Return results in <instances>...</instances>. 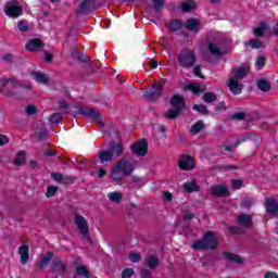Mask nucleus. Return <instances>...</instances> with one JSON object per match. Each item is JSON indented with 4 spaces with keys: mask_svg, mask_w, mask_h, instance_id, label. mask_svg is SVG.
Masks as SVG:
<instances>
[{
    "mask_svg": "<svg viewBox=\"0 0 278 278\" xmlns=\"http://www.w3.org/2000/svg\"><path fill=\"white\" fill-rule=\"evenodd\" d=\"M192 249L195 251H214L216 249V237L214 232L208 231L204 233L203 239L193 242Z\"/></svg>",
    "mask_w": 278,
    "mask_h": 278,
    "instance_id": "f257e3e1",
    "label": "nucleus"
},
{
    "mask_svg": "<svg viewBox=\"0 0 278 278\" xmlns=\"http://www.w3.org/2000/svg\"><path fill=\"white\" fill-rule=\"evenodd\" d=\"M177 62L181 68H192L197 64V53L190 48H185L177 54Z\"/></svg>",
    "mask_w": 278,
    "mask_h": 278,
    "instance_id": "f03ea898",
    "label": "nucleus"
},
{
    "mask_svg": "<svg viewBox=\"0 0 278 278\" xmlns=\"http://www.w3.org/2000/svg\"><path fill=\"white\" fill-rule=\"evenodd\" d=\"M14 88H23V85L18 83L15 78H1L0 79V92H3L5 97L14 99L16 97V91Z\"/></svg>",
    "mask_w": 278,
    "mask_h": 278,
    "instance_id": "7ed1b4c3",
    "label": "nucleus"
},
{
    "mask_svg": "<svg viewBox=\"0 0 278 278\" xmlns=\"http://www.w3.org/2000/svg\"><path fill=\"white\" fill-rule=\"evenodd\" d=\"M67 269H68V262L64 261L60 256H54L51 264L50 273L58 276H53L52 278H64V274L66 273Z\"/></svg>",
    "mask_w": 278,
    "mask_h": 278,
    "instance_id": "20e7f679",
    "label": "nucleus"
},
{
    "mask_svg": "<svg viewBox=\"0 0 278 278\" xmlns=\"http://www.w3.org/2000/svg\"><path fill=\"white\" fill-rule=\"evenodd\" d=\"M3 12L5 16H10V18H18V16H23V8H21L16 0L7 2Z\"/></svg>",
    "mask_w": 278,
    "mask_h": 278,
    "instance_id": "39448f33",
    "label": "nucleus"
},
{
    "mask_svg": "<svg viewBox=\"0 0 278 278\" xmlns=\"http://www.w3.org/2000/svg\"><path fill=\"white\" fill-rule=\"evenodd\" d=\"M74 222L84 240L90 242V237L88 236L90 233V227L88 226V220H86V217L76 215Z\"/></svg>",
    "mask_w": 278,
    "mask_h": 278,
    "instance_id": "423d86ee",
    "label": "nucleus"
},
{
    "mask_svg": "<svg viewBox=\"0 0 278 278\" xmlns=\"http://www.w3.org/2000/svg\"><path fill=\"white\" fill-rule=\"evenodd\" d=\"M163 90H164V85L156 84L143 93V98L148 99V101H156V99H160L162 97Z\"/></svg>",
    "mask_w": 278,
    "mask_h": 278,
    "instance_id": "0eeeda50",
    "label": "nucleus"
},
{
    "mask_svg": "<svg viewBox=\"0 0 278 278\" xmlns=\"http://www.w3.org/2000/svg\"><path fill=\"white\" fill-rule=\"evenodd\" d=\"M114 166L117 170L124 174V177H129V175L135 170L134 164H131L127 159L119 160Z\"/></svg>",
    "mask_w": 278,
    "mask_h": 278,
    "instance_id": "6e6552de",
    "label": "nucleus"
},
{
    "mask_svg": "<svg viewBox=\"0 0 278 278\" xmlns=\"http://www.w3.org/2000/svg\"><path fill=\"white\" fill-rule=\"evenodd\" d=\"M130 150L135 155L144 156L147 155V151H149V143L147 139H141L139 142L130 146Z\"/></svg>",
    "mask_w": 278,
    "mask_h": 278,
    "instance_id": "1a4fd4ad",
    "label": "nucleus"
},
{
    "mask_svg": "<svg viewBox=\"0 0 278 278\" xmlns=\"http://www.w3.org/2000/svg\"><path fill=\"white\" fill-rule=\"evenodd\" d=\"M94 10H97L96 0H84L77 9L76 13L84 15L89 14V12H94Z\"/></svg>",
    "mask_w": 278,
    "mask_h": 278,
    "instance_id": "9d476101",
    "label": "nucleus"
},
{
    "mask_svg": "<svg viewBox=\"0 0 278 278\" xmlns=\"http://www.w3.org/2000/svg\"><path fill=\"white\" fill-rule=\"evenodd\" d=\"M248 140H252V142H255L256 147H260V144H262V137L261 136L245 132L242 136V138L238 139L233 143V149H238V147H240V144H242V142H247Z\"/></svg>",
    "mask_w": 278,
    "mask_h": 278,
    "instance_id": "9b49d317",
    "label": "nucleus"
},
{
    "mask_svg": "<svg viewBox=\"0 0 278 278\" xmlns=\"http://www.w3.org/2000/svg\"><path fill=\"white\" fill-rule=\"evenodd\" d=\"M249 71H251V66H249L247 63L239 67L232 68V78L240 81L241 79L249 77Z\"/></svg>",
    "mask_w": 278,
    "mask_h": 278,
    "instance_id": "f8f14e48",
    "label": "nucleus"
},
{
    "mask_svg": "<svg viewBox=\"0 0 278 278\" xmlns=\"http://www.w3.org/2000/svg\"><path fill=\"white\" fill-rule=\"evenodd\" d=\"M109 152L112 153L113 157L116 160L117 157H121L123 153H125V146L119 142L116 143V141H111L109 143Z\"/></svg>",
    "mask_w": 278,
    "mask_h": 278,
    "instance_id": "ddd939ff",
    "label": "nucleus"
},
{
    "mask_svg": "<svg viewBox=\"0 0 278 278\" xmlns=\"http://www.w3.org/2000/svg\"><path fill=\"white\" fill-rule=\"evenodd\" d=\"M55 260L53 252L49 251L46 255L39 258V262L35 265L36 273L42 270L51 261Z\"/></svg>",
    "mask_w": 278,
    "mask_h": 278,
    "instance_id": "4468645a",
    "label": "nucleus"
},
{
    "mask_svg": "<svg viewBox=\"0 0 278 278\" xmlns=\"http://www.w3.org/2000/svg\"><path fill=\"white\" fill-rule=\"evenodd\" d=\"M178 166L181 170H192L194 168V160L190 155L185 154L179 160Z\"/></svg>",
    "mask_w": 278,
    "mask_h": 278,
    "instance_id": "2eb2a0df",
    "label": "nucleus"
},
{
    "mask_svg": "<svg viewBox=\"0 0 278 278\" xmlns=\"http://www.w3.org/2000/svg\"><path fill=\"white\" fill-rule=\"evenodd\" d=\"M169 103L172 108L174 110H177L178 112H181V110L186 108V99L184 98V96L176 94L172 97Z\"/></svg>",
    "mask_w": 278,
    "mask_h": 278,
    "instance_id": "dca6fc26",
    "label": "nucleus"
},
{
    "mask_svg": "<svg viewBox=\"0 0 278 278\" xmlns=\"http://www.w3.org/2000/svg\"><path fill=\"white\" fill-rule=\"evenodd\" d=\"M228 88L232 94H241L242 93V83L237 78L231 77L228 83Z\"/></svg>",
    "mask_w": 278,
    "mask_h": 278,
    "instance_id": "f3484780",
    "label": "nucleus"
},
{
    "mask_svg": "<svg viewBox=\"0 0 278 278\" xmlns=\"http://www.w3.org/2000/svg\"><path fill=\"white\" fill-rule=\"evenodd\" d=\"M201 23L197 18H188L185 23V27L188 31L192 34H199Z\"/></svg>",
    "mask_w": 278,
    "mask_h": 278,
    "instance_id": "a211bd4d",
    "label": "nucleus"
},
{
    "mask_svg": "<svg viewBox=\"0 0 278 278\" xmlns=\"http://www.w3.org/2000/svg\"><path fill=\"white\" fill-rule=\"evenodd\" d=\"M214 197H229V189L225 185H215L211 188Z\"/></svg>",
    "mask_w": 278,
    "mask_h": 278,
    "instance_id": "6ab92c4d",
    "label": "nucleus"
},
{
    "mask_svg": "<svg viewBox=\"0 0 278 278\" xmlns=\"http://www.w3.org/2000/svg\"><path fill=\"white\" fill-rule=\"evenodd\" d=\"M43 45L40 38L30 39L25 46L26 51H40Z\"/></svg>",
    "mask_w": 278,
    "mask_h": 278,
    "instance_id": "aec40b11",
    "label": "nucleus"
},
{
    "mask_svg": "<svg viewBox=\"0 0 278 278\" xmlns=\"http://www.w3.org/2000/svg\"><path fill=\"white\" fill-rule=\"evenodd\" d=\"M237 223H238V225H240V227L250 229L251 225H253V218L251 217V215L241 214L238 216Z\"/></svg>",
    "mask_w": 278,
    "mask_h": 278,
    "instance_id": "412c9836",
    "label": "nucleus"
},
{
    "mask_svg": "<svg viewBox=\"0 0 278 278\" xmlns=\"http://www.w3.org/2000/svg\"><path fill=\"white\" fill-rule=\"evenodd\" d=\"M123 177H125L124 174L114 165L110 176L112 184H114L115 186L121 185V181H123Z\"/></svg>",
    "mask_w": 278,
    "mask_h": 278,
    "instance_id": "4be33fe9",
    "label": "nucleus"
},
{
    "mask_svg": "<svg viewBox=\"0 0 278 278\" xmlns=\"http://www.w3.org/2000/svg\"><path fill=\"white\" fill-rule=\"evenodd\" d=\"M78 113H80L83 116H89V118H94L96 121H99V118H101L99 116V112L90 108H79Z\"/></svg>",
    "mask_w": 278,
    "mask_h": 278,
    "instance_id": "5701e85b",
    "label": "nucleus"
},
{
    "mask_svg": "<svg viewBox=\"0 0 278 278\" xmlns=\"http://www.w3.org/2000/svg\"><path fill=\"white\" fill-rule=\"evenodd\" d=\"M18 254H20V263L21 264H26L29 262V247L28 245H21L18 248Z\"/></svg>",
    "mask_w": 278,
    "mask_h": 278,
    "instance_id": "b1692460",
    "label": "nucleus"
},
{
    "mask_svg": "<svg viewBox=\"0 0 278 278\" xmlns=\"http://www.w3.org/2000/svg\"><path fill=\"white\" fill-rule=\"evenodd\" d=\"M99 160L101 164H110V162H114V154L110 152L109 150L101 151L99 153Z\"/></svg>",
    "mask_w": 278,
    "mask_h": 278,
    "instance_id": "393cba45",
    "label": "nucleus"
},
{
    "mask_svg": "<svg viewBox=\"0 0 278 278\" xmlns=\"http://www.w3.org/2000/svg\"><path fill=\"white\" fill-rule=\"evenodd\" d=\"M51 179L54 181H62V184H73L74 179L71 176H64L62 173H52Z\"/></svg>",
    "mask_w": 278,
    "mask_h": 278,
    "instance_id": "a878e982",
    "label": "nucleus"
},
{
    "mask_svg": "<svg viewBox=\"0 0 278 278\" xmlns=\"http://www.w3.org/2000/svg\"><path fill=\"white\" fill-rule=\"evenodd\" d=\"M265 207H266V212H268V214H278V203H277V200H275V199H267Z\"/></svg>",
    "mask_w": 278,
    "mask_h": 278,
    "instance_id": "bb28decb",
    "label": "nucleus"
},
{
    "mask_svg": "<svg viewBox=\"0 0 278 278\" xmlns=\"http://www.w3.org/2000/svg\"><path fill=\"white\" fill-rule=\"evenodd\" d=\"M78 277L90 278V271H88V268H86V266H76L74 278Z\"/></svg>",
    "mask_w": 278,
    "mask_h": 278,
    "instance_id": "cd10ccee",
    "label": "nucleus"
},
{
    "mask_svg": "<svg viewBox=\"0 0 278 278\" xmlns=\"http://www.w3.org/2000/svg\"><path fill=\"white\" fill-rule=\"evenodd\" d=\"M72 58L74 60H78V62H83V64H88V62H90V56H88L87 54H84L77 50L72 51Z\"/></svg>",
    "mask_w": 278,
    "mask_h": 278,
    "instance_id": "c85d7f7f",
    "label": "nucleus"
},
{
    "mask_svg": "<svg viewBox=\"0 0 278 278\" xmlns=\"http://www.w3.org/2000/svg\"><path fill=\"white\" fill-rule=\"evenodd\" d=\"M223 256L225 257V260H227L228 262H232L233 264H242V257H240V255L238 254H233L231 252H224Z\"/></svg>",
    "mask_w": 278,
    "mask_h": 278,
    "instance_id": "c756f323",
    "label": "nucleus"
},
{
    "mask_svg": "<svg viewBox=\"0 0 278 278\" xmlns=\"http://www.w3.org/2000/svg\"><path fill=\"white\" fill-rule=\"evenodd\" d=\"M207 49H208L210 53H212V55H217V56L225 55V51H223V49L214 42H210L207 46Z\"/></svg>",
    "mask_w": 278,
    "mask_h": 278,
    "instance_id": "7c9ffc66",
    "label": "nucleus"
},
{
    "mask_svg": "<svg viewBox=\"0 0 278 278\" xmlns=\"http://www.w3.org/2000/svg\"><path fill=\"white\" fill-rule=\"evenodd\" d=\"M31 77L38 84H49V77H47V75L42 74L41 72H33Z\"/></svg>",
    "mask_w": 278,
    "mask_h": 278,
    "instance_id": "2f4dec72",
    "label": "nucleus"
},
{
    "mask_svg": "<svg viewBox=\"0 0 278 278\" xmlns=\"http://www.w3.org/2000/svg\"><path fill=\"white\" fill-rule=\"evenodd\" d=\"M147 266H149L152 270H155L160 266V258L154 255H150L146 258Z\"/></svg>",
    "mask_w": 278,
    "mask_h": 278,
    "instance_id": "473e14b6",
    "label": "nucleus"
},
{
    "mask_svg": "<svg viewBox=\"0 0 278 278\" xmlns=\"http://www.w3.org/2000/svg\"><path fill=\"white\" fill-rule=\"evenodd\" d=\"M108 199L109 201H111V203H121V201H123V193L119 192V191H113V192H110L108 194Z\"/></svg>",
    "mask_w": 278,
    "mask_h": 278,
    "instance_id": "72a5a7b5",
    "label": "nucleus"
},
{
    "mask_svg": "<svg viewBox=\"0 0 278 278\" xmlns=\"http://www.w3.org/2000/svg\"><path fill=\"white\" fill-rule=\"evenodd\" d=\"M203 129H205V124L203 123V121H199L192 125L190 132L193 136H197L198 134H201V131H203Z\"/></svg>",
    "mask_w": 278,
    "mask_h": 278,
    "instance_id": "f704fd0d",
    "label": "nucleus"
},
{
    "mask_svg": "<svg viewBox=\"0 0 278 278\" xmlns=\"http://www.w3.org/2000/svg\"><path fill=\"white\" fill-rule=\"evenodd\" d=\"M266 29H268V24L266 22H261L258 27L254 29V36H256L257 38H262Z\"/></svg>",
    "mask_w": 278,
    "mask_h": 278,
    "instance_id": "c9c22d12",
    "label": "nucleus"
},
{
    "mask_svg": "<svg viewBox=\"0 0 278 278\" xmlns=\"http://www.w3.org/2000/svg\"><path fill=\"white\" fill-rule=\"evenodd\" d=\"M185 191L190 193V192H198L199 186L194 180H191L189 182L184 184Z\"/></svg>",
    "mask_w": 278,
    "mask_h": 278,
    "instance_id": "e433bc0d",
    "label": "nucleus"
},
{
    "mask_svg": "<svg viewBox=\"0 0 278 278\" xmlns=\"http://www.w3.org/2000/svg\"><path fill=\"white\" fill-rule=\"evenodd\" d=\"M13 164L14 166H23L25 164V151L17 152Z\"/></svg>",
    "mask_w": 278,
    "mask_h": 278,
    "instance_id": "4c0bfd02",
    "label": "nucleus"
},
{
    "mask_svg": "<svg viewBox=\"0 0 278 278\" xmlns=\"http://www.w3.org/2000/svg\"><path fill=\"white\" fill-rule=\"evenodd\" d=\"M184 27V24L179 20H172L169 22V30L172 31H179Z\"/></svg>",
    "mask_w": 278,
    "mask_h": 278,
    "instance_id": "58836bf2",
    "label": "nucleus"
},
{
    "mask_svg": "<svg viewBox=\"0 0 278 278\" xmlns=\"http://www.w3.org/2000/svg\"><path fill=\"white\" fill-rule=\"evenodd\" d=\"M257 88L258 90H262V92H268L270 90V83L267 80L261 79L257 81Z\"/></svg>",
    "mask_w": 278,
    "mask_h": 278,
    "instance_id": "ea45409f",
    "label": "nucleus"
},
{
    "mask_svg": "<svg viewBox=\"0 0 278 278\" xmlns=\"http://www.w3.org/2000/svg\"><path fill=\"white\" fill-rule=\"evenodd\" d=\"M202 99H203L204 103H214V101H216V99H218V98H217L216 93H214V92H204Z\"/></svg>",
    "mask_w": 278,
    "mask_h": 278,
    "instance_id": "a19ab883",
    "label": "nucleus"
},
{
    "mask_svg": "<svg viewBox=\"0 0 278 278\" xmlns=\"http://www.w3.org/2000/svg\"><path fill=\"white\" fill-rule=\"evenodd\" d=\"M181 10L182 12H192V10H194V2H192V0H187L182 2Z\"/></svg>",
    "mask_w": 278,
    "mask_h": 278,
    "instance_id": "79ce46f5",
    "label": "nucleus"
},
{
    "mask_svg": "<svg viewBox=\"0 0 278 278\" xmlns=\"http://www.w3.org/2000/svg\"><path fill=\"white\" fill-rule=\"evenodd\" d=\"M181 114V111H177V109L169 110L165 113L166 118H169L170 121H175Z\"/></svg>",
    "mask_w": 278,
    "mask_h": 278,
    "instance_id": "37998d69",
    "label": "nucleus"
},
{
    "mask_svg": "<svg viewBox=\"0 0 278 278\" xmlns=\"http://www.w3.org/2000/svg\"><path fill=\"white\" fill-rule=\"evenodd\" d=\"M193 110H195V112H200V114H203L204 116H207L208 114L207 106L205 104H194Z\"/></svg>",
    "mask_w": 278,
    "mask_h": 278,
    "instance_id": "c03bdc74",
    "label": "nucleus"
},
{
    "mask_svg": "<svg viewBox=\"0 0 278 278\" xmlns=\"http://www.w3.org/2000/svg\"><path fill=\"white\" fill-rule=\"evenodd\" d=\"M253 203H254L253 198H245L241 201V207H245L247 210H250Z\"/></svg>",
    "mask_w": 278,
    "mask_h": 278,
    "instance_id": "a18cd8bd",
    "label": "nucleus"
},
{
    "mask_svg": "<svg viewBox=\"0 0 278 278\" xmlns=\"http://www.w3.org/2000/svg\"><path fill=\"white\" fill-rule=\"evenodd\" d=\"M231 121H244L247 118V112H238L231 115Z\"/></svg>",
    "mask_w": 278,
    "mask_h": 278,
    "instance_id": "49530a36",
    "label": "nucleus"
},
{
    "mask_svg": "<svg viewBox=\"0 0 278 278\" xmlns=\"http://www.w3.org/2000/svg\"><path fill=\"white\" fill-rule=\"evenodd\" d=\"M25 112L28 116H34L35 114H38V108L35 105H27Z\"/></svg>",
    "mask_w": 278,
    "mask_h": 278,
    "instance_id": "de8ad7c7",
    "label": "nucleus"
},
{
    "mask_svg": "<svg viewBox=\"0 0 278 278\" xmlns=\"http://www.w3.org/2000/svg\"><path fill=\"white\" fill-rule=\"evenodd\" d=\"M55 192H58V187L56 186H50L47 189L46 197L48 199H51V197H55Z\"/></svg>",
    "mask_w": 278,
    "mask_h": 278,
    "instance_id": "09e8293b",
    "label": "nucleus"
},
{
    "mask_svg": "<svg viewBox=\"0 0 278 278\" xmlns=\"http://www.w3.org/2000/svg\"><path fill=\"white\" fill-rule=\"evenodd\" d=\"M17 28H18L22 33L29 31V26L27 25V22H25L24 20H21V21L17 23Z\"/></svg>",
    "mask_w": 278,
    "mask_h": 278,
    "instance_id": "8fccbe9b",
    "label": "nucleus"
},
{
    "mask_svg": "<svg viewBox=\"0 0 278 278\" xmlns=\"http://www.w3.org/2000/svg\"><path fill=\"white\" fill-rule=\"evenodd\" d=\"M249 45L253 49H262V47H263V43H262V41H260V39H251L249 41Z\"/></svg>",
    "mask_w": 278,
    "mask_h": 278,
    "instance_id": "3c124183",
    "label": "nucleus"
},
{
    "mask_svg": "<svg viewBox=\"0 0 278 278\" xmlns=\"http://www.w3.org/2000/svg\"><path fill=\"white\" fill-rule=\"evenodd\" d=\"M61 118H62V113H54L50 116V123H52L53 125H58Z\"/></svg>",
    "mask_w": 278,
    "mask_h": 278,
    "instance_id": "603ef678",
    "label": "nucleus"
},
{
    "mask_svg": "<svg viewBox=\"0 0 278 278\" xmlns=\"http://www.w3.org/2000/svg\"><path fill=\"white\" fill-rule=\"evenodd\" d=\"M153 2V8L156 12H160L162 8H164V0H152Z\"/></svg>",
    "mask_w": 278,
    "mask_h": 278,
    "instance_id": "864d4df0",
    "label": "nucleus"
},
{
    "mask_svg": "<svg viewBox=\"0 0 278 278\" xmlns=\"http://www.w3.org/2000/svg\"><path fill=\"white\" fill-rule=\"evenodd\" d=\"M244 184V181L240 180V179H233L231 181V187L232 190H240L241 186Z\"/></svg>",
    "mask_w": 278,
    "mask_h": 278,
    "instance_id": "5fc2aeb1",
    "label": "nucleus"
},
{
    "mask_svg": "<svg viewBox=\"0 0 278 278\" xmlns=\"http://www.w3.org/2000/svg\"><path fill=\"white\" fill-rule=\"evenodd\" d=\"M131 277H134L132 268H126L122 271V278H131Z\"/></svg>",
    "mask_w": 278,
    "mask_h": 278,
    "instance_id": "6e6d98bb",
    "label": "nucleus"
},
{
    "mask_svg": "<svg viewBox=\"0 0 278 278\" xmlns=\"http://www.w3.org/2000/svg\"><path fill=\"white\" fill-rule=\"evenodd\" d=\"M193 74L195 75V77H200V79H205V76L201 74V65L193 66Z\"/></svg>",
    "mask_w": 278,
    "mask_h": 278,
    "instance_id": "4d7b16f0",
    "label": "nucleus"
},
{
    "mask_svg": "<svg viewBox=\"0 0 278 278\" xmlns=\"http://www.w3.org/2000/svg\"><path fill=\"white\" fill-rule=\"evenodd\" d=\"M3 62L12 64L14 62V55L12 53H7L2 56Z\"/></svg>",
    "mask_w": 278,
    "mask_h": 278,
    "instance_id": "13d9d810",
    "label": "nucleus"
},
{
    "mask_svg": "<svg viewBox=\"0 0 278 278\" xmlns=\"http://www.w3.org/2000/svg\"><path fill=\"white\" fill-rule=\"evenodd\" d=\"M255 64H256V67L258 68V71L264 68V66L266 64L264 56H258Z\"/></svg>",
    "mask_w": 278,
    "mask_h": 278,
    "instance_id": "bf43d9fd",
    "label": "nucleus"
},
{
    "mask_svg": "<svg viewBox=\"0 0 278 278\" xmlns=\"http://www.w3.org/2000/svg\"><path fill=\"white\" fill-rule=\"evenodd\" d=\"M129 260H130V262H132V264H136V263H138L139 260H141V256L138 253H130Z\"/></svg>",
    "mask_w": 278,
    "mask_h": 278,
    "instance_id": "052dcab7",
    "label": "nucleus"
},
{
    "mask_svg": "<svg viewBox=\"0 0 278 278\" xmlns=\"http://www.w3.org/2000/svg\"><path fill=\"white\" fill-rule=\"evenodd\" d=\"M10 142V138L4 135H0V147H3V144H8Z\"/></svg>",
    "mask_w": 278,
    "mask_h": 278,
    "instance_id": "680f3d73",
    "label": "nucleus"
},
{
    "mask_svg": "<svg viewBox=\"0 0 278 278\" xmlns=\"http://www.w3.org/2000/svg\"><path fill=\"white\" fill-rule=\"evenodd\" d=\"M163 198L165 201L170 203V201H173V193H170V191H165Z\"/></svg>",
    "mask_w": 278,
    "mask_h": 278,
    "instance_id": "e2e57ef3",
    "label": "nucleus"
},
{
    "mask_svg": "<svg viewBox=\"0 0 278 278\" xmlns=\"http://www.w3.org/2000/svg\"><path fill=\"white\" fill-rule=\"evenodd\" d=\"M192 218H194V214L192 212H190V211L185 212V214H184L185 220H192Z\"/></svg>",
    "mask_w": 278,
    "mask_h": 278,
    "instance_id": "0e129e2a",
    "label": "nucleus"
},
{
    "mask_svg": "<svg viewBox=\"0 0 278 278\" xmlns=\"http://www.w3.org/2000/svg\"><path fill=\"white\" fill-rule=\"evenodd\" d=\"M224 170H240V167L236 165H225Z\"/></svg>",
    "mask_w": 278,
    "mask_h": 278,
    "instance_id": "69168bd1",
    "label": "nucleus"
},
{
    "mask_svg": "<svg viewBox=\"0 0 278 278\" xmlns=\"http://www.w3.org/2000/svg\"><path fill=\"white\" fill-rule=\"evenodd\" d=\"M141 277H142V278H149V277H151V270H149V269H142V270H141Z\"/></svg>",
    "mask_w": 278,
    "mask_h": 278,
    "instance_id": "338daca9",
    "label": "nucleus"
},
{
    "mask_svg": "<svg viewBox=\"0 0 278 278\" xmlns=\"http://www.w3.org/2000/svg\"><path fill=\"white\" fill-rule=\"evenodd\" d=\"M264 278H278L277 273L268 271L265 274Z\"/></svg>",
    "mask_w": 278,
    "mask_h": 278,
    "instance_id": "774afa93",
    "label": "nucleus"
}]
</instances>
